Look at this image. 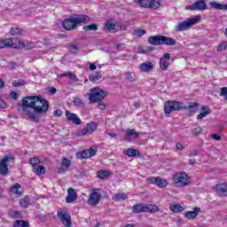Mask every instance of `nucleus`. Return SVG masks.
Masks as SVG:
<instances>
[{"label": "nucleus", "instance_id": "obj_12", "mask_svg": "<svg viewBox=\"0 0 227 227\" xmlns=\"http://www.w3.org/2000/svg\"><path fill=\"white\" fill-rule=\"evenodd\" d=\"M145 182L146 184H153L154 185H157L160 189L168 186V181L160 177L150 176L145 179Z\"/></svg>", "mask_w": 227, "mask_h": 227}, {"label": "nucleus", "instance_id": "obj_33", "mask_svg": "<svg viewBox=\"0 0 227 227\" xmlns=\"http://www.w3.org/2000/svg\"><path fill=\"white\" fill-rule=\"evenodd\" d=\"M33 171L34 173H36V175L40 176V175H45V167L42 166V165H37L36 167L33 168Z\"/></svg>", "mask_w": 227, "mask_h": 227}, {"label": "nucleus", "instance_id": "obj_49", "mask_svg": "<svg viewBox=\"0 0 227 227\" xmlns=\"http://www.w3.org/2000/svg\"><path fill=\"white\" fill-rule=\"evenodd\" d=\"M201 132H203V129H201V127L193 128L192 129V134H193L196 137L200 136Z\"/></svg>", "mask_w": 227, "mask_h": 227}, {"label": "nucleus", "instance_id": "obj_51", "mask_svg": "<svg viewBox=\"0 0 227 227\" xmlns=\"http://www.w3.org/2000/svg\"><path fill=\"white\" fill-rule=\"evenodd\" d=\"M220 97L224 98V100H227V88L223 87L220 90Z\"/></svg>", "mask_w": 227, "mask_h": 227}, {"label": "nucleus", "instance_id": "obj_15", "mask_svg": "<svg viewBox=\"0 0 227 227\" xmlns=\"http://www.w3.org/2000/svg\"><path fill=\"white\" fill-rule=\"evenodd\" d=\"M208 7L207 6V3L205 1H198L192 5L188 6V10L192 11H200V10H207Z\"/></svg>", "mask_w": 227, "mask_h": 227}, {"label": "nucleus", "instance_id": "obj_10", "mask_svg": "<svg viewBox=\"0 0 227 227\" xmlns=\"http://www.w3.org/2000/svg\"><path fill=\"white\" fill-rule=\"evenodd\" d=\"M97 122H89L81 131L78 132V136H90L97 130Z\"/></svg>", "mask_w": 227, "mask_h": 227}, {"label": "nucleus", "instance_id": "obj_20", "mask_svg": "<svg viewBox=\"0 0 227 227\" xmlns=\"http://www.w3.org/2000/svg\"><path fill=\"white\" fill-rule=\"evenodd\" d=\"M72 164V161L70 160L64 158L61 162V167L59 168V173H65V171H67Z\"/></svg>", "mask_w": 227, "mask_h": 227}, {"label": "nucleus", "instance_id": "obj_52", "mask_svg": "<svg viewBox=\"0 0 227 227\" xmlns=\"http://www.w3.org/2000/svg\"><path fill=\"white\" fill-rule=\"evenodd\" d=\"M98 109H100V111H105L106 110V105L104 104V102L101 101H98Z\"/></svg>", "mask_w": 227, "mask_h": 227}, {"label": "nucleus", "instance_id": "obj_3", "mask_svg": "<svg viewBox=\"0 0 227 227\" xmlns=\"http://www.w3.org/2000/svg\"><path fill=\"white\" fill-rule=\"evenodd\" d=\"M89 97V104H97V102H102L104 98L107 97V91L96 87L90 90V93L87 94Z\"/></svg>", "mask_w": 227, "mask_h": 227}, {"label": "nucleus", "instance_id": "obj_29", "mask_svg": "<svg viewBox=\"0 0 227 227\" xmlns=\"http://www.w3.org/2000/svg\"><path fill=\"white\" fill-rule=\"evenodd\" d=\"M139 150L132 148H128L124 150V154L127 155L128 157H137V155H139Z\"/></svg>", "mask_w": 227, "mask_h": 227}, {"label": "nucleus", "instance_id": "obj_21", "mask_svg": "<svg viewBox=\"0 0 227 227\" xmlns=\"http://www.w3.org/2000/svg\"><path fill=\"white\" fill-rule=\"evenodd\" d=\"M18 43L19 45L16 46V49H27V51H30L31 49H33V47H35L33 43L28 42H24L22 40H19Z\"/></svg>", "mask_w": 227, "mask_h": 227}, {"label": "nucleus", "instance_id": "obj_11", "mask_svg": "<svg viewBox=\"0 0 227 227\" xmlns=\"http://www.w3.org/2000/svg\"><path fill=\"white\" fill-rule=\"evenodd\" d=\"M93 155H97V147H91L90 149H85L81 153H77L76 159L82 160V159H90Z\"/></svg>", "mask_w": 227, "mask_h": 227}, {"label": "nucleus", "instance_id": "obj_25", "mask_svg": "<svg viewBox=\"0 0 227 227\" xmlns=\"http://www.w3.org/2000/svg\"><path fill=\"white\" fill-rule=\"evenodd\" d=\"M140 72H150L153 70V64L152 62H144L139 67Z\"/></svg>", "mask_w": 227, "mask_h": 227}, {"label": "nucleus", "instance_id": "obj_58", "mask_svg": "<svg viewBox=\"0 0 227 227\" xmlns=\"http://www.w3.org/2000/svg\"><path fill=\"white\" fill-rule=\"evenodd\" d=\"M54 116H61V114H63V112H61V110H55L53 112Z\"/></svg>", "mask_w": 227, "mask_h": 227}, {"label": "nucleus", "instance_id": "obj_59", "mask_svg": "<svg viewBox=\"0 0 227 227\" xmlns=\"http://www.w3.org/2000/svg\"><path fill=\"white\" fill-rule=\"evenodd\" d=\"M10 97H11L12 98H13L14 100H17V92L12 91V92L10 93Z\"/></svg>", "mask_w": 227, "mask_h": 227}, {"label": "nucleus", "instance_id": "obj_37", "mask_svg": "<svg viewBox=\"0 0 227 227\" xmlns=\"http://www.w3.org/2000/svg\"><path fill=\"white\" fill-rule=\"evenodd\" d=\"M128 196L125 193H117L114 196V201H125Z\"/></svg>", "mask_w": 227, "mask_h": 227}, {"label": "nucleus", "instance_id": "obj_38", "mask_svg": "<svg viewBox=\"0 0 227 227\" xmlns=\"http://www.w3.org/2000/svg\"><path fill=\"white\" fill-rule=\"evenodd\" d=\"M185 107H186L185 109H187L190 113H192V114L198 111V105L197 103H194V102L190 103L188 106H185Z\"/></svg>", "mask_w": 227, "mask_h": 227}, {"label": "nucleus", "instance_id": "obj_7", "mask_svg": "<svg viewBox=\"0 0 227 227\" xmlns=\"http://www.w3.org/2000/svg\"><path fill=\"white\" fill-rule=\"evenodd\" d=\"M184 103L178 101H168L165 103L164 113L165 114H171L175 111H180V109H185Z\"/></svg>", "mask_w": 227, "mask_h": 227}, {"label": "nucleus", "instance_id": "obj_48", "mask_svg": "<svg viewBox=\"0 0 227 227\" xmlns=\"http://www.w3.org/2000/svg\"><path fill=\"white\" fill-rule=\"evenodd\" d=\"M144 35H146V30L145 29H137L134 31V35L137 36V38H140V36H143Z\"/></svg>", "mask_w": 227, "mask_h": 227}, {"label": "nucleus", "instance_id": "obj_35", "mask_svg": "<svg viewBox=\"0 0 227 227\" xmlns=\"http://www.w3.org/2000/svg\"><path fill=\"white\" fill-rule=\"evenodd\" d=\"M170 210L175 214H180V212H184V207L180 204H175L170 206Z\"/></svg>", "mask_w": 227, "mask_h": 227}, {"label": "nucleus", "instance_id": "obj_17", "mask_svg": "<svg viewBox=\"0 0 227 227\" xmlns=\"http://www.w3.org/2000/svg\"><path fill=\"white\" fill-rule=\"evenodd\" d=\"M4 47H11L12 49H17V45L13 43V39L5 38L0 40V49H4Z\"/></svg>", "mask_w": 227, "mask_h": 227}, {"label": "nucleus", "instance_id": "obj_26", "mask_svg": "<svg viewBox=\"0 0 227 227\" xmlns=\"http://www.w3.org/2000/svg\"><path fill=\"white\" fill-rule=\"evenodd\" d=\"M148 43L151 45H161V35H154V36H150L148 38Z\"/></svg>", "mask_w": 227, "mask_h": 227}, {"label": "nucleus", "instance_id": "obj_62", "mask_svg": "<svg viewBox=\"0 0 227 227\" xmlns=\"http://www.w3.org/2000/svg\"><path fill=\"white\" fill-rule=\"evenodd\" d=\"M106 134H107V136H110V137H116V133L114 132L106 131Z\"/></svg>", "mask_w": 227, "mask_h": 227}, {"label": "nucleus", "instance_id": "obj_9", "mask_svg": "<svg viewBox=\"0 0 227 227\" xmlns=\"http://www.w3.org/2000/svg\"><path fill=\"white\" fill-rule=\"evenodd\" d=\"M57 217L59 219L60 223L66 227H72V218L67 210L60 208L58 210Z\"/></svg>", "mask_w": 227, "mask_h": 227}, {"label": "nucleus", "instance_id": "obj_56", "mask_svg": "<svg viewBox=\"0 0 227 227\" xmlns=\"http://www.w3.org/2000/svg\"><path fill=\"white\" fill-rule=\"evenodd\" d=\"M211 137L213 139H215V141H221V136L217 135V134H212Z\"/></svg>", "mask_w": 227, "mask_h": 227}, {"label": "nucleus", "instance_id": "obj_13", "mask_svg": "<svg viewBox=\"0 0 227 227\" xmlns=\"http://www.w3.org/2000/svg\"><path fill=\"white\" fill-rule=\"evenodd\" d=\"M100 198H102V195L96 191H93L88 200V204L90 205V207H95L100 203Z\"/></svg>", "mask_w": 227, "mask_h": 227}, {"label": "nucleus", "instance_id": "obj_64", "mask_svg": "<svg viewBox=\"0 0 227 227\" xmlns=\"http://www.w3.org/2000/svg\"><path fill=\"white\" fill-rule=\"evenodd\" d=\"M176 146L177 150H184V145H182V144H176Z\"/></svg>", "mask_w": 227, "mask_h": 227}, {"label": "nucleus", "instance_id": "obj_22", "mask_svg": "<svg viewBox=\"0 0 227 227\" xmlns=\"http://www.w3.org/2000/svg\"><path fill=\"white\" fill-rule=\"evenodd\" d=\"M210 113H212V110H210L208 106H202L200 114L197 116V120H203V118H207Z\"/></svg>", "mask_w": 227, "mask_h": 227}, {"label": "nucleus", "instance_id": "obj_50", "mask_svg": "<svg viewBox=\"0 0 227 227\" xmlns=\"http://www.w3.org/2000/svg\"><path fill=\"white\" fill-rule=\"evenodd\" d=\"M68 49L70 52H73V54H77V51H79V47L75 44H70Z\"/></svg>", "mask_w": 227, "mask_h": 227}, {"label": "nucleus", "instance_id": "obj_43", "mask_svg": "<svg viewBox=\"0 0 227 227\" xmlns=\"http://www.w3.org/2000/svg\"><path fill=\"white\" fill-rule=\"evenodd\" d=\"M73 104H74V106H75L76 107H84V103H83L82 99H81V98H74Z\"/></svg>", "mask_w": 227, "mask_h": 227}, {"label": "nucleus", "instance_id": "obj_8", "mask_svg": "<svg viewBox=\"0 0 227 227\" xmlns=\"http://www.w3.org/2000/svg\"><path fill=\"white\" fill-rule=\"evenodd\" d=\"M11 160H15V158L12 155H5L0 160V175H2L3 176H6L10 172V168H8V163Z\"/></svg>", "mask_w": 227, "mask_h": 227}, {"label": "nucleus", "instance_id": "obj_61", "mask_svg": "<svg viewBox=\"0 0 227 227\" xmlns=\"http://www.w3.org/2000/svg\"><path fill=\"white\" fill-rule=\"evenodd\" d=\"M198 155V151H191L190 157H196Z\"/></svg>", "mask_w": 227, "mask_h": 227}, {"label": "nucleus", "instance_id": "obj_55", "mask_svg": "<svg viewBox=\"0 0 227 227\" xmlns=\"http://www.w3.org/2000/svg\"><path fill=\"white\" fill-rule=\"evenodd\" d=\"M48 91H49L50 95H56V93H58V90H56V88H54V87H50L48 89Z\"/></svg>", "mask_w": 227, "mask_h": 227}, {"label": "nucleus", "instance_id": "obj_63", "mask_svg": "<svg viewBox=\"0 0 227 227\" xmlns=\"http://www.w3.org/2000/svg\"><path fill=\"white\" fill-rule=\"evenodd\" d=\"M89 68H90V70H97V66L92 63V64L90 65Z\"/></svg>", "mask_w": 227, "mask_h": 227}, {"label": "nucleus", "instance_id": "obj_4", "mask_svg": "<svg viewBox=\"0 0 227 227\" xmlns=\"http://www.w3.org/2000/svg\"><path fill=\"white\" fill-rule=\"evenodd\" d=\"M201 20V16L197 15L194 18H189L184 21L179 22L177 25H176V31H187V29H190V27H192V26H195V24H198Z\"/></svg>", "mask_w": 227, "mask_h": 227}, {"label": "nucleus", "instance_id": "obj_18", "mask_svg": "<svg viewBox=\"0 0 227 227\" xmlns=\"http://www.w3.org/2000/svg\"><path fill=\"white\" fill-rule=\"evenodd\" d=\"M75 200H77V192H75L74 188H69L67 190V196L66 198L67 203H74Z\"/></svg>", "mask_w": 227, "mask_h": 227}, {"label": "nucleus", "instance_id": "obj_39", "mask_svg": "<svg viewBox=\"0 0 227 227\" xmlns=\"http://www.w3.org/2000/svg\"><path fill=\"white\" fill-rule=\"evenodd\" d=\"M24 33V30L20 27H12L11 28V35L17 36V35H22Z\"/></svg>", "mask_w": 227, "mask_h": 227}, {"label": "nucleus", "instance_id": "obj_32", "mask_svg": "<svg viewBox=\"0 0 227 227\" xmlns=\"http://www.w3.org/2000/svg\"><path fill=\"white\" fill-rule=\"evenodd\" d=\"M100 79H102V72L101 71H98L97 74H90L89 76V80L91 82H97V81H100Z\"/></svg>", "mask_w": 227, "mask_h": 227}, {"label": "nucleus", "instance_id": "obj_46", "mask_svg": "<svg viewBox=\"0 0 227 227\" xmlns=\"http://www.w3.org/2000/svg\"><path fill=\"white\" fill-rule=\"evenodd\" d=\"M29 163L31 164V166L34 168L37 167L38 164H40V160L36 157H34L29 160Z\"/></svg>", "mask_w": 227, "mask_h": 227}, {"label": "nucleus", "instance_id": "obj_40", "mask_svg": "<svg viewBox=\"0 0 227 227\" xmlns=\"http://www.w3.org/2000/svg\"><path fill=\"white\" fill-rule=\"evenodd\" d=\"M20 205L23 208H27L31 203L29 202V197H25L20 200Z\"/></svg>", "mask_w": 227, "mask_h": 227}, {"label": "nucleus", "instance_id": "obj_5", "mask_svg": "<svg viewBox=\"0 0 227 227\" xmlns=\"http://www.w3.org/2000/svg\"><path fill=\"white\" fill-rule=\"evenodd\" d=\"M134 214H141L142 212H149L155 214L159 212V207L153 204H137L132 208Z\"/></svg>", "mask_w": 227, "mask_h": 227}, {"label": "nucleus", "instance_id": "obj_2", "mask_svg": "<svg viewBox=\"0 0 227 227\" xmlns=\"http://www.w3.org/2000/svg\"><path fill=\"white\" fill-rule=\"evenodd\" d=\"M90 22V16L86 14H79L75 16H71L63 20L62 27L67 29V31H72V29H75L78 24H86Z\"/></svg>", "mask_w": 227, "mask_h": 227}, {"label": "nucleus", "instance_id": "obj_44", "mask_svg": "<svg viewBox=\"0 0 227 227\" xmlns=\"http://www.w3.org/2000/svg\"><path fill=\"white\" fill-rule=\"evenodd\" d=\"M217 52H223V51H227V42H222L218 44L216 48Z\"/></svg>", "mask_w": 227, "mask_h": 227}, {"label": "nucleus", "instance_id": "obj_31", "mask_svg": "<svg viewBox=\"0 0 227 227\" xmlns=\"http://www.w3.org/2000/svg\"><path fill=\"white\" fill-rule=\"evenodd\" d=\"M20 189V184L16 183L13 186L11 187L12 194H17V196H22V192L19 191Z\"/></svg>", "mask_w": 227, "mask_h": 227}, {"label": "nucleus", "instance_id": "obj_42", "mask_svg": "<svg viewBox=\"0 0 227 227\" xmlns=\"http://www.w3.org/2000/svg\"><path fill=\"white\" fill-rule=\"evenodd\" d=\"M97 29H98V27H97V24H95V23H92L90 25L83 27L84 31H97Z\"/></svg>", "mask_w": 227, "mask_h": 227}, {"label": "nucleus", "instance_id": "obj_19", "mask_svg": "<svg viewBox=\"0 0 227 227\" xmlns=\"http://www.w3.org/2000/svg\"><path fill=\"white\" fill-rule=\"evenodd\" d=\"M200 212H201V208L194 207L193 211L186 212L184 214V216L186 217V219H190V220L196 219V217H198Z\"/></svg>", "mask_w": 227, "mask_h": 227}, {"label": "nucleus", "instance_id": "obj_14", "mask_svg": "<svg viewBox=\"0 0 227 227\" xmlns=\"http://www.w3.org/2000/svg\"><path fill=\"white\" fill-rule=\"evenodd\" d=\"M66 116L68 121H72L74 125H81L82 121L76 114L71 113L70 111H66Z\"/></svg>", "mask_w": 227, "mask_h": 227}, {"label": "nucleus", "instance_id": "obj_34", "mask_svg": "<svg viewBox=\"0 0 227 227\" xmlns=\"http://www.w3.org/2000/svg\"><path fill=\"white\" fill-rule=\"evenodd\" d=\"M13 227H29V222L17 220L13 223Z\"/></svg>", "mask_w": 227, "mask_h": 227}, {"label": "nucleus", "instance_id": "obj_47", "mask_svg": "<svg viewBox=\"0 0 227 227\" xmlns=\"http://www.w3.org/2000/svg\"><path fill=\"white\" fill-rule=\"evenodd\" d=\"M24 84H26V81L20 80V79L12 82V86H14V88H19L20 86H24Z\"/></svg>", "mask_w": 227, "mask_h": 227}, {"label": "nucleus", "instance_id": "obj_60", "mask_svg": "<svg viewBox=\"0 0 227 227\" xmlns=\"http://www.w3.org/2000/svg\"><path fill=\"white\" fill-rule=\"evenodd\" d=\"M161 59H171V54H169V53H165Z\"/></svg>", "mask_w": 227, "mask_h": 227}, {"label": "nucleus", "instance_id": "obj_41", "mask_svg": "<svg viewBox=\"0 0 227 227\" xmlns=\"http://www.w3.org/2000/svg\"><path fill=\"white\" fill-rule=\"evenodd\" d=\"M160 67L161 70H168V67H169V63L168 62V60H166L164 59H160Z\"/></svg>", "mask_w": 227, "mask_h": 227}, {"label": "nucleus", "instance_id": "obj_6", "mask_svg": "<svg viewBox=\"0 0 227 227\" xmlns=\"http://www.w3.org/2000/svg\"><path fill=\"white\" fill-rule=\"evenodd\" d=\"M173 180L176 185L179 187H185L191 184V177L185 172H178L174 175Z\"/></svg>", "mask_w": 227, "mask_h": 227}, {"label": "nucleus", "instance_id": "obj_54", "mask_svg": "<svg viewBox=\"0 0 227 227\" xmlns=\"http://www.w3.org/2000/svg\"><path fill=\"white\" fill-rule=\"evenodd\" d=\"M125 77L127 81H129V82H134V77H132V74L130 73H126Z\"/></svg>", "mask_w": 227, "mask_h": 227}, {"label": "nucleus", "instance_id": "obj_23", "mask_svg": "<svg viewBox=\"0 0 227 227\" xmlns=\"http://www.w3.org/2000/svg\"><path fill=\"white\" fill-rule=\"evenodd\" d=\"M216 192L220 196H226L227 195V185L226 184H216Z\"/></svg>", "mask_w": 227, "mask_h": 227}, {"label": "nucleus", "instance_id": "obj_57", "mask_svg": "<svg viewBox=\"0 0 227 227\" xmlns=\"http://www.w3.org/2000/svg\"><path fill=\"white\" fill-rule=\"evenodd\" d=\"M0 107L2 109H5L6 107V102H4V100H3V98H0Z\"/></svg>", "mask_w": 227, "mask_h": 227}, {"label": "nucleus", "instance_id": "obj_36", "mask_svg": "<svg viewBox=\"0 0 227 227\" xmlns=\"http://www.w3.org/2000/svg\"><path fill=\"white\" fill-rule=\"evenodd\" d=\"M109 170H100L98 172V176L100 180H105V178H109L110 176Z\"/></svg>", "mask_w": 227, "mask_h": 227}, {"label": "nucleus", "instance_id": "obj_24", "mask_svg": "<svg viewBox=\"0 0 227 227\" xmlns=\"http://www.w3.org/2000/svg\"><path fill=\"white\" fill-rule=\"evenodd\" d=\"M105 29L109 33H116V25L113 22V20H108L105 24Z\"/></svg>", "mask_w": 227, "mask_h": 227}, {"label": "nucleus", "instance_id": "obj_1", "mask_svg": "<svg viewBox=\"0 0 227 227\" xmlns=\"http://www.w3.org/2000/svg\"><path fill=\"white\" fill-rule=\"evenodd\" d=\"M20 111L33 121H40V114L49 111V101L38 96L26 97L22 100Z\"/></svg>", "mask_w": 227, "mask_h": 227}, {"label": "nucleus", "instance_id": "obj_28", "mask_svg": "<svg viewBox=\"0 0 227 227\" xmlns=\"http://www.w3.org/2000/svg\"><path fill=\"white\" fill-rule=\"evenodd\" d=\"M145 8H153V10H159L160 8V0H148L147 6Z\"/></svg>", "mask_w": 227, "mask_h": 227}, {"label": "nucleus", "instance_id": "obj_27", "mask_svg": "<svg viewBox=\"0 0 227 227\" xmlns=\"http://www.w3.org/2000/svg\"><path fill=\"white\" fill-rule=\"evenodd\" d=\"M161 45H176V41L171 37L161 35Z\"/></svg>", "mask_w": 227, "mask_h": 227}, {"label": "nucleus", "instance_id": "obj_45", "mask_svg": "<svg viewBox=\"0 0 227 227\" xmlns=\"http://www.w3.org/2000/svg\"><path fill=\"white\" fill-rule=\"evenodd\" d=\"M133 1L142 8H146V6H148V0H133Z\"/></svg>", "mask_w": 227, "mask_h": 227}, {"label": "nucleus", "instance_id": "obj_16", "mask_svg": "<svg viewBox=\"0 0 227 227\" xmlns=\"http://www.w3.org/2000/svg\"><path fill=\"white\" fill-rule=\"evenodd\" d=\"M132 137L133 139H137V137H139V133L136 131V129H126V136L124 137L125 141H132Z\"/></svg>", "mask_w": 227, "mask_h": 227}, {"label": "nucleus", "instance_id": "obj_53", "mask_svg": "<svg viewBox=\"0 0 227 227\" xmlns=\"http://www.w3.org/2000/svg\"><path fill=\"white\" fill-rule=\"evenodd\" d=\"M69 78L72 81H74L75 82H77V81H79V78H77V75H75V74L69 72Z\"/></svg>", "mask_w": 227, "mask_h": 227}, {"label": "nucleus", "instance_id": "obj_30", "mask_svg": "<svg viewBox=\"0 0 227 227\" xmlns=\"http://www.w3.org/2000/svg\"><path fill=\"white\" fill-rule=\"evenodd\" d=\"M209 4L212 8H215V10H225L227 12V4H223L215 2H210Z\"/></svg>", "mask_w": 227, "mask_h": 227}]
</instances>
